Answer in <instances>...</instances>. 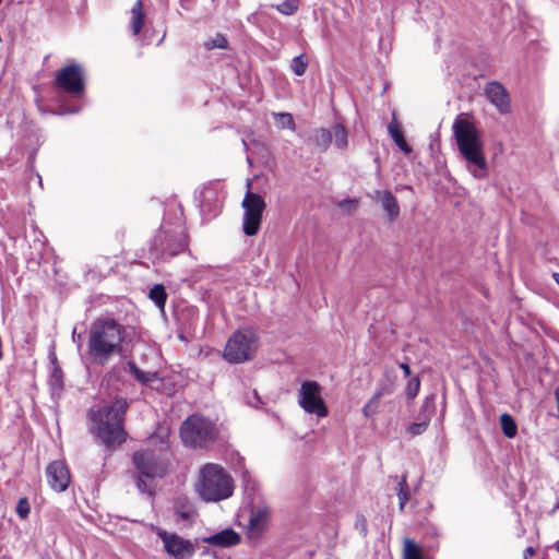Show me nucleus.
<instances>
[{
    "label": "nucleus",
    "instance_id": "nucleus-20",
    "mask_svg": "<svg viewBox=\"0 0 559 559\" xmlns=\"http://www.w3.org/2000/svg\"><path fill=\"white\" fill-rule=\"evenodd\" d=\"M312 141L321 151H326L332 144V127L330 129H316L312 134Z\"/></svg>",
    "mask_w": 559,
    "mask_h": 559
},
{
    "label": "nucleus",
    "instance_id": "nucleus-35",
    "mask_svg": "<svg viewBox=\"0 0 559 559\" xmlns=\"http://www.w3.org/2000/svg\"><path fill=\"white\" fill-rule=\"evenodd\" d=\"M29 504L25 498L19 500L16 506V513L21 519H26L29 514Z\"/></svg>",
    "mask_w": 559,
    "mask_h": 559
},
{
    "label": "nucleus",
    "instance_id": "nucleus-37",
    "mask_svg": "<svg viewBox=\"0 0 559 559\" xmlns=\"http://www.w3.org/2000/svg\"><path fill=\"white\" fill-rule=\"evenodd\" d=\"M535 555V549L533 547H527L524 551V559H528Z\"/></svg>",
    "mask_w": 559,
    "mask_h": 559
},
{
    "label": "nucleus",
    "instance_id": "nucleus-11",
    "mask_svg": "<svg viewBox=\"0 0 559 559\" xmlns=\"http://www.w3.org/2000/svg\"><path fill=\"white\" fill-rule=\"evenodd\" d=\"M55 84L69 94L81 95L84 92V74L82 67L78 63H71L61 68L57 72Z\"/></svg>",
    "mask_w": 559,
    "mask_h": 559
},
{
    "label": "nucleus",
    "instance_id": "nucleus-19",
    "mask_svg": "<svg viewBox=\"0 0 559 559\" xmlns=\"http://www.w3.org/2000/svg\"><path fill=\"white\" fill-rule=\"evenodd\" d=\"M388 131L394 141L395 145L399 146V148L406 155L411 154L412 147L407 144L406 140L404 139V135L401 131V128L396 122H391L388 126Z\"/></svg>",
    "mask_w": 559,
    "mask_h": 559
},
{
    "label": "nucleus",
    "instance_id": "nucleus-40",
    "mask_svg": "<svg viewBox=\"0 0 559 559\" xmlns=\"http://www.w3.org/2000/svg\"><path fill=\"white\" fill-rule=\"evenodd\" d=\"M361 523H362V532L365 531V519H361Z\"/></svg>",
    "mask_w": 559,
    "mask_h": 559
},
{
    "label": "nucleus",
    "instance_id": "nucleus-26",
    "mask_svg": "<svg viewBox=\"0 0 559 559\" xmlns=\"http://www.w3.org/2000/svg\"><path fill=\"white\" fill-rule=\"evenodd\" d=\"M382 396V392H376L372 397L362 407V414L366 418H370L377 414L379 407V400Z\"/></svg>",
    "mask_w": 559,
    "mask_h": 559
},
{
    "label": "nucleus",
    "instance_id": "nucleus-30",
    "mask_svg": "<svg viewBox=\"0 0 559 559\" xmlns=\"http://www.w3.org/2000/svg\"><path fill=\"white\" fill-rule=\"evenodd\" d=\"M308 67V61L304 55L297 56L293 59L290 69L297 75L301 76L305 74Z\"/></svg>",
    "mask_w": 559,
    "mask_h": 559
},
{
    "label": "nucleus",
    "instance_id": "nucleus-24",
    "mask_svg": "<svg viewBox=\"0 0 559 559\" xmlns=\"http://www.w3.org/2000/svg\"><path fill=\"white\" fill-rule=\"evenodd\" d=\"M500 424H501L502 432L507 438L515 437L518 427H516V424L511 415L502 414L500 416Z\"/></svg>",
    "mask_w": 559,
    "mask_h": 559
},
{
    "label": "nucleus",
    "instance_id": "nucleus-5",
    "mask_svg": "<svg viewBox=\"0 0 559 559\" xmlns=\"http://www.w3.org/2000/svg\"><path fill=\"white\" fill-rule=\"evenodd\" d=\"M234 479L221 465L206 463L199 472L195 491L205 502H218L233 496Z\"/></svg>",
    "mask_w": 559,
    "mask_h": 559
},
{
    "label": "nucleus",
    "instance_id": "nucleus-23",
    "mask_svg": "<svg viewBox=\"0 0 559 559\" xmlns=\"http://www.w3.org/2000/svg\"><path fill=\"white\" fill-rule=\"evenodd\" d=\"M275 124L278 129H288L290 131H295L296 123L294 121L293 115L289 112H273L272 114Z\"/></svg>",
    "mask_w": 559,
    "mask_h": 559
},
{
    "label": "nucleus",
    "instance_id": "nucleus-36",
    "mask_svg": "<svg viewBox=\"0 0 559 559\" xmlns=\"http://www.w3.org/2000/svg\"><path fill=\"white\" fill-rule=\"evenodd\" d=\"M400 368L403 370L405 377H409L411 376L412 371H411V368H409V366L407 364L402 362L400 365Z\"/></svg>",
    "mask_w": 559,
    "mask_h": 559
},
{
    "label": "nucleus",
    "instance_id": "nucleus-29",
    "mask_svg": "<svg viewBox=\"0 0 559 559\" xmlns=\"http://www.w3.org/2000/svg\"><path fill=\"white\" fill-rule=\"evenodd\" d=\"M429 425V415L420 418V421L413 423L408 426L407 431L412 436H419L424 433Z\"/></svg>",
    "mask_w": 559,
    "mask_h": 559
},
{
    "label": "nucleus",
    "instance_id": "nucleus-31",
    "mask_svg": "<svg viewBox=\"0 0 559 559\" xmlns=\"http://www.w3.org/2000/svg\"><path fill=\"white\" fill-rule=\"evenodd\" d=\"M298 0H285L275 7V9L284 15H293L298 10Z\"/></svg>",
    "mask_w": 559,
    "mask_h": 559
},
{
    "label": "nucleus",
    "instance_id": "nucleus-42",
    "mask_svg": "<svg viewBox=\"0 0 559 559\" xmlns=\"http://www.w3.org/2000/svg\"><path fill=\"white\" fill-rule=\"evenodd\" d=\"M557 550L559 551V542H558V544H557Z\"/></svg>",
    "mask_w": 559,
    "mask_h": 559
},
{
    "label": "nucleus",
    "instance_id": "nucleus-12",
    "mask_svg": "<svg viewBox=\"0 0 559 559\" xmlns=\"http://www.w3.org/2000/svg\"><path fill=\"white\" fill-rule=\"evenodd\" d=\"M486 98L501 115L511 112V99L504 86L496 81L488 83L484 90Z\"/></svg>",
    "mask_w": 559,
    "mask_h": 559
},
{
    "label": "nucleus",
    "instance_id": "nucleus-15",
    "mask_svg": "<svg viewBox=\"0 0 559 559\" xmlns=\"http://www.w3.org/2000/svg\"><path fill=\"white\" fill-rule=\"evenodd\" d=\"M369 197L381 205L390 222H393L399 217L400 205L391 191L374 190L369 194Z\"/></svg>",
    "mask_w": 559,
    "mask_h": 559
},
{
    "label": "nucleus",
    "instance_id": "nucleus-3",
    "mask_svg": "<svg viewBox=\"0 0 559 559\" xmlns=\"http://www.w3.org/2000/svg\"><path fill=\"white\" fill-rule=\"evenodd\" d=\"M124 329L112 319H98L88 332V354L97 365H106L122 353Z\"/></svg>",
    "mask_w": 559,
    "mask_h": 559
},
{
    "label": "nucleus",
    "instance_id": "nucleus-38",
    "mask_svg": "<svg viewBox=\"0 0 559 559\" xmlns=\"http://www.w3.org/2000/svg\"><path fill=\"white\" fill-rule=\"evenodd\" d=\"M178 515L183 520H189L192 515L190 511L178 512Z\"/></svg>",
    "mask_w": 559,
    "mask_h": 559
},
{
    "label": "nucleus",
    "instance_id": "nucleus-22",
    "mask_svg": "<svg viewBox=\"0 0 559 559\" xmlns=\"http://www.w3.org/2000/svg\"><path fill=\"white\" fill-rule=\"evenodd\" d=\"M403 559H424L420 547L409 538L403 543Z\"/></svg>",
    "mask_w": 559,
    "mask_h": 559
},
{
    "label": "nucleus",
    "instance_id": "nucleus-43",
    "mask_svg": "<svg viewBox=\"0 0 559 559\" xmlns=\"http://www.w3.org/2000/svg\"><path fill=\"white\" fill-rule=\"evenodd\" d=\"M2 2V0H0V3Z\"/></svg>",
    "mask_w": 559,
    "mask_h": 559
},
{
    "label": "nucleus",
    "instance_id": "nucleus-27",
    "mask_svg": "<svg viewBox=\"0 0 559 559\" xmlns=\"http://www.w3.org/2000/svg\"><path fill=\"white\" fill-rule=\"evenodd\" d=\"M397 496H399V507H400V510L403 511L404 508H405L406 502L409 499L408 487H407V481H406V475H403L401 477V480L399 481V492H397Z\"/></svg>",
    "mask_w": 559,
    "mask_h": 559
},
{
    "label": "nucleus",
    "instance_id": "nucleus-32",
    "mask_svg": "<svg viewBox=\"0 0 559 559\" xmlns=\"http://www.w3.org/2000/svg\"><path fill=\"white\" fill-rule=\"evenodd\" d=\"M420 389V379L419 377L412 378L406 388H405V394L407 399L413 400L417 396Z\"/></svg>",
    "mask_w": 559,
    "mask_h": 559
},
{
    "label": "nucleus",
    "instance_id": "nucleus-39",
    "mask_svg": "<svg viewBox=\"0 0 559 559\" xmlns=\"http://www.w3.org/2000/svg\"><path fill=\"white\" fill-rule=\"evenodd\" d=\"M552 277H554L555 282L559 285V273H554Z\"/></svg>",
    "mask_w": 559,
    "mask_h": 559
},
{
    "label": "nucleus",
    "instance_id": "nucleus-1",
    "mask_svg": "<svg viewBox=\"0 0 559 559\" xmlns=\"http://www.w3.org/2000/svg\"><path fill=\"white\" fill-rule=\"evenodd\" d=\"M128 409L126 399L116 397L110 403L91 408L88 418L91 432L107 447L124 441L123 418Z\"/></svg>",
    "mask_w": 559,
    "mask_h": 559
},
{
    "label": "nucleus",
    "instance_id": "nucleus-14",
    "mask_svg": "<svg viewBox=\"0 0 559 559\" xmlns=\"http://www.w3.org/2000/svg\"><path fill=\"white\" fill-rule=\"evenodd\" d=\"M271 511L265 506H258L250 512L248 536L251 539H259L267 530Z\"/></svg>",
    "mask_w": 559,
    "mask_h": 559
},
{
    "label": "nucleus",
    "instance_id": "nucleus-33",
    "mask_svg": "<svg viewBox=\"0 0 559 559\" xmlns=\"http://www.w3.org/2000/svg\"><path fill=\"white\" fill-rule=\"evenodd\" d=\"M433 411H435V395L431 394L425 399V401L421 405V408H420L421 417L429 415V419H430Z\"/></svg>",
    "mask_w": 559,
    "mask_h": 559
},
{
    "label": "nucleus",
    "instance_id": "nucleus-13",
    "mask_svg": "<svg viewBox=\"0 0 559 559\" xmlns=\"http://www.w3.org/2000/svg\"><path fill=\"white\" fill-rule=\"evenodd\" d=\"M49 486L57 492L64 491L70 484V473L62 461H53L46 468Z\"/></svg>",
    "mask_w": 559,
    "mask_h": 559
},
{
    "label": "nucleus",
    "instance_id": "nucleus-28",
    "mask_svg": "<svg viewBox=\"0 0 559 559\" xmlns=\"http://www.w3.org/2000/svg\"><path fill=\"white\" fill-rule=\"evenodd\" d=\"M204 46L207 50H212L215 48L226 49L228 47V40L224 35L216 34L214 37L206 40Z\"/></svg>",
    "mask_w": 559,
    "mask_h": 559
},
{
    "label": "nucleus",
    "instance_id": "nucleus-21",
    "mask_svg": "<svg viewBox=\"0 0 559 559\" xmlns=\"http://www.w3.org/2000/svg\"><path fill=\"white\" fill-rule=\"evenodd\" d=\"M332 144L338 150H346L348 146V136L345 127L341 123L332 126Z\"/></svg>",
    "mask_w": 559,
    "mask_h": 559
},
{
    "label": "nucleus",
    "instance_id": "nucleus-4",
    "mask_svg": "<svg viewBox=\"0 0 559 559\" xmlns=\"http://www.w3.org/2000/svg\"><path fill=\"white\" fill-rule=\"evenodd\" d=\"M168 445L162 441L156 450L140 449L133 454V463L140 476L136 478V487L140 491L150 496L153 493V479L162 478L168 471Z\"/></svg>",
    "mask_w": 559,
    "mask_h": 559
},
{
    "label": "nucleus",
    "instance_id": "nucleus-18",
    "mask_svg": "<svg viewBox=\"0 0 559 559\" xmlns=\"http://www.w3.org/2000/svg\"><path fill=\"white\" fill-rule=\"evenodd\" d=\"M144 8L142 0H138L131 9L130 26L132 35L136 36L144 25Z\"/></svg>",
    "mask_w": 559,
    "mask_h": 559
},
{
    "label": "nucleus",
    "instance_id": "nucleus-6",
    "mask_svg": "<svg viewBox=\"0 0 559 559\" xmlns=\"http://www.w3.org/2000/svg\"><path fill=\"white\" fill-rule=\"evenodd\" d=\"M217 435L216 425L211 419L199 415L187 418L180 428L183 443L191 448H204L214 442Z\"/></svg>",
    "mask_w": 559,
    "mask_h": 559
},
{
    "label": "nucleus",
    "instance_id": "nucleus-9",
    "mask_svg": "<svg viewBox=\"0 0 559 559\" xmlns=\"http://www.w3.org/2000/svg\"><path fill=\"white\" fill-rule=\"evenodd\" d=\"M298 403L308 414L328 416V407L321 396V386L316 381H305L299 390Z\"/></svg>",
    "mask_w": 559,
    "mask_h": 559
},
{
    "label": "nucleus",
    "instance_id": "nucleus-25",
    "mask_svg": "<svg viewBox=\"0 0 559 559\" xmlns=\"http://www.w3.org/2000/svg\"><path fill=\"white\" fill-rule=\"evenodd\" d=\"M148 296L159 309H164L167 295L163 285H154Z\"/></svg>",
    "mask_w": 559,
    "mask_h": 559
},
{
    "label": "nucleus",
    "instance_id": "nucleus-2",
    "mask_svg": "<svg viewBox=\"0 0 559 559\" xmlns=\"http://www.w3.org/2000/svg\"><path fill=\"white\" fill-rule=\"evenodd\" d=\"M452 129L459 151L466 162L467 170L476 179L486 178L488 165L479 131L472 122L462 117L454 120Z\"/></svg>",
    "mask_w": 559,
    "mask_h": 559
},
{
    "label": "nucleus",
    "instance_id": "nucleus-8",
    "mask_svg": "<svg viewBox=\"0 0 559 559\" xmlns=\"http://www.w3.org/2000/svg\"><path fill=\"white\" fill-rule=\"evenodd\" d=\"M243 222L242 229L247 236L255 235L261 225L262 213L265 209L263 198L251 191V182H247V192L242 200Z\"/></svg>",
    "mask_w": 559,
    "mask_h": 559
},
{
    "label": "nucleus",
    "instance_id": "nucleus-34",
    "mask_svg": "<svg viewBox=\"0 0 559 559\" xmlns=\"http://www.w3.org/2000/svg\"><path fill=\"white\" fill-rule=\"evenodd\" d=\"M337 206L342 211L350 213L357 209L358 201L356 199H345V200L340 201Z\"/></svg>",
    "mask_w": 559,
    "mask_h": 559
},
{
    "label": "nucleus",
    "instance_id": "nucleus-7",
    "mask_svg": "<svg viewBox=\"0 0 559 559\" xmlns=\"http://www.w3.org/2000/svg\"><path fill=\"white\" fill-rule=\"evenodd\" d=\"M259 346V337L254 330L246 328L236 331L227 341L224 358L228 362L241 364L252 359Z\"/></svg>",
    "mask_w": 559,
    "mask_h": 559
},
{
    "label": "nucleus",
    "instance_id": "nucleus-17",
    "mask_svg": "<svg viewBox=\"0 0 559 559\" xmlns=\"http://www.w3.org/2000/svg\"><path fill=\"white\" fill-rule=\"evenodd\" d=\"M131 374L142 384L148 385L153 389H159L162 383L160 378L156 372H148L141 370L134 362H128Z\"/></svg>",
    "mask_w": 559,
    "mask_h": 559
},
{
    "label": "nucleus",
    "instance_id": "nucleus-16",
    "mask_svg": "<svg viewBox=\"0 0 559 559\" xmlns=\"http://www.w3.org/2000/svg\"><path fill=\"white\" fill-rule=\"evenodd\" d=\"M203 542L214 546L230 547L240 542V536L234 530L227 528L209 537H204Z\"/></svg>",
    "mask_w": 559,
    "mask_h": 559
},
{
    "label": "nucleus",
    "instance_id": "nucleus-10",
    "mask_svg": "<svg viewBox=\"0 0 559 559\" xmlns=\"http://www.w3.org/2000/svg\"><path fill=\"white\" fill-rule=\"evenodd\" d=\"M156 534L163 542L165 552L171 558L191 559L194 556L195 546L191 540L162 528H156Z\"/></svg>",
    "mask_w": 559,
    "mask_h": 559
},
{
    "label": "nucleus",
    "instance_id": "nucleus-41",
    "mask_svg": "<svg viewBox=\"0 0 559 559\" xmlns=\"http://www.w3.org/2000/svg\"><path fill=\"white\" fill-rule=\"evenodd\" d=\"M67 112L68 114H73V112H76V110H68Z\"/></svg>",
    "mask_w": 559,
    "mask_h": 559
}]
</instances>
